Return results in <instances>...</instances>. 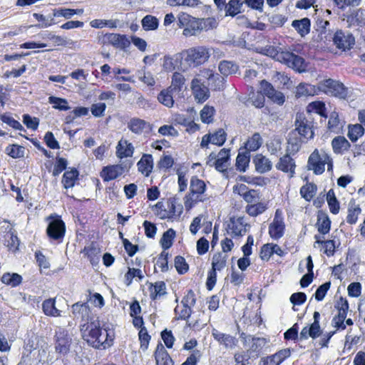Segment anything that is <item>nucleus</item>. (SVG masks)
Wrapping results in <instances>:
<instances>
[{
  "label": "nucleus",
  "mask_w": 365,
  "mask_h": 365,
  "mask_svg": "<svg viewBox=\"0 0 365 365\" xmlns=\"http://www.w3.org/2000/svg\"><path fill=\"white\" fill-rule=\"evenodd\" d=\"M169 252L167 251H162L160 254L158 256L155 266L160 268V272H167L169 269L168 267V259H169Z\"/></svg>",
  "instance_id": "13d9d810"
},
{
  "label": "nucleus",
  "mask_w": 365,
  "mask_h": 365,
  "mask_svg": "<svg viewBox=\"0 0 365 365\" xmlns=\"http://www.w3.org/2000/svg\"><path fill=\"white\" fill-rule=\"evenodd\" d=\"M123 173V166L122 165L117 164L104 167L101 175L104 181H110L118 178Z\"/></svg>",
  "instance_id": "b1692460"
},
{
  "label": "nucleus",
  "mask_w": 365,
  "mask_h": 365,
  "mask_svg": "<svg viewBox=\"0 0 365 365\" xmlns=\"http://www.w3.org/2000/svg\"><path fill=\"white\" fill-rule=\"evenodd\" d=\"M263 140L259 133H255L250 138H249L245 144L246 148L250 151H255L258 150L262 145Z\"/></svg>",
  "instance_id": "603ef678"
},
{
  "label": "nucleus",
  "mask_w": 365,
  "mask_h": 365,
  "mask_svg": "<svg viewBox=\"0 0 365 365\" xmlns=\"http://www.w3.org/2000/svg\"><path fill=\"white\" fill-rule=\"evenodd\" d=\"M250 153L247 151L239 153L236 158L237 170L245 172L250 163Z\"/></svg>",
  "instance_id": "5fc2aeb1"
},
{
  "label": "nucleus",
  "mask_w": 365,
  "mask_h": 365,
  "mask_svg": "<svg viewBox=\"0 0 365 365\" xmlns=\"http://www.w3.org/2000/svg\"><path fill=\"white\" fill-rule=\"evenodd\" d=\"M361 210L359 205H356L354 202H350L349 204L346 222L350 225L355 224L358 220V216L361 213Z\"/></svg>",
  "instance_id": "a18cd8bd"
},
{
  "label": "nucleus",
  "mask_w": 365,
  "mask_h": 365,
  "mask_svg": "<svg viewBox=\"0 0 365 365\" xmlns=\"http://www.w3.org/2000/svg\"><path fill=\"white\" fill-rule=\"evenodd\" d=\"M240 100L243 102L246 106H249L250 104L254 106L256 108H262L264 105V96L262 92L254 91H251L249 93V96L247 99L240 98Z\"/></svg>",
  "instance_id": "c85d7f7f"
},
{
  "label": "nucleus",
  "mask_w": 365,
  "mask_h": 365,
  "mask_svg": "<svg viewBox=\"0 0 365 365\" xmlns=\"http://www.w3.org/2000/svg\"><path fill=\"white\" fill-rule=\"evenodd\" d=\"M0 280L1 283L7 286L16 287L22 283L23 278L18 273L5 272L1 277Z\"/></svg>",
  "instance_id": "72a5a7b5"
},
{
  "label": "nucleus",
  "mask_w": 365,
  "mask_h": 365,
  "mask_svg": "<svg viewBox=\"0 0 365 365\" xmlns=\"http://www.w3.org/2000/svg\"><path fill=\"white\" fill-rule=\"evenodd\" d=\"M180 55L182 60L189 67L196 68L209 60L210 51L206 46H198L184 50Z\"/></svg>",
  "instance_id": "f03ea898"
},
{
  "label": "nucleus",
  "mask_w": 365,
  "mask_h": 365,
  "mask_svg": "<svg viewBox=\"0 0 365 365\" xmlns=\"http://www.w3.org/2000/svg\"><path fill=\"white\" fill-rule=\"evenodd\" d=\"M256 170L259 173H265L272 168V163L269 158L262 154H257L253 158Z\"/></svg>",
  "instance_id": "c756f323"
},
{
  "label": "nucleus",
  "mask_w": 365,
  "mask_h": 365,
  "mask_svg": "<svg viewBox=\"0 0 365 365\" xmlns=\"http://www.w3.org/2000/svg\"><path fill=\"white\" fill-rule=\"evenodd\" d=\"M178 320H187L192 314V307L182 305V307L177 306L174 309Z\"/></svg>",
  "instance_id": "0e129e2a"
},
{
  "label": "nucleus",
  "mask_w": 365,
  "mask_h": 365,
  "mask_svg": "<svg viewBox=\"0 0 365 365\" xmlns=\"http://www.w3.org/2000/svg\"><path fill=\"white\" fill-rule=\"evenodd\" d=\"M101 43L110 44L118 48H125L130 45V41L125 35L106 34L101 39Z\"/></svg>",
  "instance_id": "4468645a"
},
{
  "label": "nucleus",
  "mask_w": 365,
  "mask_h": 365,
  "mask_svg": "<svg viewBox=\"0 0 365 365\" xmlns=\"http://www.w3.org/2000/svg\"><path fill=\"white\" fill-rule=\"evenodd\" d=\"M322 331L320 327V323L312 322L309 327H303L299 334V339L301 341L306 340L309 337L316 339L319 337L322 334Z\"/></svg>",
  "instance_id": "cd10ccee"
},
{
  "label": "nucleus",
  "mask_w": 365,
  "mask_h": 365,
  "mask_svg": "<svg viewBox=\"0 0 365 365\" xmlns=\"http://www.w3.org/2000/svg\"><path fill=\"white\" fill-rule=\"evenodd\" d=\"M239 189V194L243 196V199L248 203V205L255 204L259 201L260 195L258 191L255 190L245 191L247 187L243 184L240 185Z\"/></svg>",
  "instance_id": "473e14b6"
},
{
  "label": "nucleus",
  "mask_w": 365,
  "mask_h": 365,
  "mask_svg": "<svg viewBox=\"0 0 365 365\" xmlns=\"http://www.w3.org/2000/svg\"><path fill=\"white\" fill-rule=\"evenodd\" d=\"M296 128L295 130L303 138L308 140L311 139L314 136V131L312 130L311 123L304 119L297 118L295 121Z\"/></svg>",
  "instance_id": "393cba45"
},
{
  "label": "nucleus",
  "mask_w": 365,
  "mask_h": 365,
  "mask_svg": "<svg viewBox=\"0 0 365 365\" xmlns=\"http://www.w3.org/2000/svg\"><path fill=\"white\" fill-rule=\"evenodd\" d=\"M141 24L145 31H154L158 29L159 21L154 16L146 15L143 18Z\"/></svg>",
  "instance_id": "3c124183"
},
{
  "label": "nucleus",
  "mask_w": 365,
  "mask_h": 365,
  "mask_svg": "<svg viewBox=\"0 0 365 365\" xmlns=\"http://www.w3.org/2000/svg\"><path fill=\"white\" fill-rule=\"evenodd\" d=\"M103 327L99 319L88 323L80 324L79 328L82 339L89 346L94 349L96 344H98L99 336L103 331Z\"/></svg>",
  "instance_id": "20e7f679"
},
{
  "label": "nucleus",
  "mask_w": 365,
  "mask_h": 365,
  "mask_svg": "<svg viewBox=\"0 0 365 365\" xmlns=\"http://www.w3.org/2000/svg\"><path fill=\"white\" fill-rule=\"evenodd\" d=\"M292 26L302 37H304L309 33L311 23L308 18H303L299 20H294Z\"/></svg>",
  "instance_id": "c9c22d12"
},
{
  "label": "nucleus",
  "mask_w": 365,
  "mask_h": 365,
  "mask_svg": "<svg viewBox=\"0 0 365 365\" xmlns=\"http://www.w3.org/2000/svg\"><path fill=\"white\" fill-rule=\"evenodd\" d=\"M127 128L133 133L140 135H142L147 128H150V124L143 119L133 117L128 122Z\"/></svg>",
  "instance_id": "412c9836"
},
{
  "label": "nucleus",
  "mask_w": 365,
  "mask_h": 365,
  "mask_svg": "<svg viewBox=\"0 0 365 365\" xmlns=\"http://www.w3.org/2000/svg\"><path fill=\"white\" fill-rule=\"evenodd\" d=\"M81 253L92 265H96L99 262L101 248L96 242L93 241L85 246Z\"/></svg>",
  "instance_id": "f3484780"
},
{
  "label": "nucleus",
  "mask_w": 365,
  "mask_h": 365,
  "mask_svg": "<svg viewBox=\"0 0 365 365\" xmlns=\"http://www.w3.org/2000/svg\"><path fill=\"white\" fill-rule=\"evenodd\" d=\"M291 355V349L289 348L280 349L275 354L261 359L262 365H279Z\"/></svg>",
  "instance_id": "dca6fc26"
},
{
  "label": "nucleus",
  "mask_w": 365,
  "mask_h": 365,
  "mask_svg": "<svg viewBox=\"0 0 365 365\" xmlns=\"http://www.w3.org/2000/svg\"><path fill=\"white\" fill-rule=\"evenodd\" d=\"M79 173L76 168H72L64 173L62 178V184L66 189L71 188L74 186L78 179Z\"/></svg>",
  "instance_id": "4c0bfd02"
},
{
  "label": "nucleus",
  "mask_w": 365,
  "mask_h": 365,
  "mask_svg": "<svg viewBox=\"0 0 365 365\" xmlns=\"http://www.w3.org/2000/svg\"><path fill=\"white\" fill-rule=\"evenodd\" d=\"M364 129L361 124L349 126L348 137L352 142H356L364 135Z\"/></svg>",
  "instance_id": "bf43d9fd"
},
{
  "label": "nucleus",
  "mask_w": 365,
  "mask_h": 365,
  "mask_svg": "<svg viewBox=\"0 0 365 365\" xmlns=\"http://www.w3.org/2000/svg\"><path fill=\"white\" fill-rule=\"evenodd\" d=\"M156 365H174V361L165 346L158 343L154 351Z\"/></svg>",
  "instance_id": "aec40b11"
},
{
  "label": "nucleus",
  "mask_w": 365,
  "mask_h": 365,
  "mask_svg": "<svg viewBox=\"0 0 365 365\" xmlns=\"http://www.w3.org/2000/svg\"><path fill=\"white\" fill-rule=\"evenodd\" d=\"M280 62L299 73H302L307 69V63L302 56L292 52L284 51L281 53Z\"/></svg>",
  "instance_id": "1a4fd4ad"
},
{
  "label": "nucleus",
  "mask_w": 365,
  "mask_h": 365,
  "mask_svg": "<svg viewBox=\"0 0 365 365\" xmlns=\"http://www.w3.org/2000/svg\"><path fill=\"white\" fill-rule=\"evenodd\" d=\"M71 310L73 318L80 320L81 324L88 323L98 319L92 314L87 302H76L72 305Z\"/></svg>",
  "instance_id": "6e6552de"
},
{
  "label": "nucleus",
  "mask_w": 365,
  "mask_h": 365,
  "mask_svg": "<svg viewBox=\"0 0 365 365\" xmlns=\"http://www.w3.org/2000/svg\"><path fill=\"white\" fill-rule=\"evenodd\" d=\"M227 255L218 252L213 255L212 259V269L215 271H221L227 264Z\"/></svg>",
  "instance_id": "ea45409f"
},
{
  "label": "nucleus",
  "mask_w": 365,
  "mask_h": 365,
  "mask_svg": "<svg viewBox=\"0 0 365 365\" xmlns=\"http://www.w3.org/2000/svg\"><path fill=\"white\" fill-rule=\"evenodd\" d=\"M185 78L182 74L178 72H175L172 76V83L168 88L174 92H179L182 90L183 85L185 84Z\"/></svg>",
  "instance_id": "864d4df0"
},
{
  "label": "nucleus",
  "mask_w": 365,
  "mask_h": 365,
  "mask_svg": "<svg viewBox=\"0 0 365 365\" xmlns=\"http://www.w3.org/2000/svg\"><path fill=\"white\" fill-rule=\"evenodd\" d=\"M83 9H53V16L54 17H64L66 19H71L75 14H82Z\"/></svg>",
  "instance_id": "c03bdc74"
},
{
  "label": "nucleus",
  "mask_w": 365,
  "mask_h": 365,
  "mask_svg": "<svg viewBox=\"0 0 365 365\" xmlns=\"http://www.w3.org/2000/svg\"><path fill=\"white\" fill-rule=\"evenodd\" d=\"M153 211L160 219L173 222L180 219L183 207L178 198L172 197L158 202L153 207Z\"/></svg>",
  "instance_id": "f257e3e1"
},
{
  "label": "nucleus",
  "mask_w": 365,
  "mask_h": 365,
  "mask_svg": "<svg viewBox=\"0 0 365 365\" xmlns=\"http://www.w3.org/2000/svg\"><path fill=\"white\" fill-rule=\"evenodd\" d=\"M334 307L337 310L338 313L333 317L331 324L334 328H336L335 331H336L345 330L346 327L344 322L349 309L347 299L340 297V298L336 302Z\"/></svg>",
  "instance_id": "423d86ee"
},
{
  "label": "nucleus",
  "mask_w": 365,
  "mask_h": 365,
  "mask_svg": "<svg viewBox=\"0 0 365 365\" xmlns=\"http://www.w3.org/2000/svg\"><path fill=\"white\" fill-rule=\"evenodd\" d=\"M48 103L53 106V108L59 110H68L71 108L68 106V102L66 98H62L56 96L48 97Z\"/></svg>",
  "instance_id": "8fccbe9b"
},
{
  "label": "nucleus",
  "mask_w": 365,
  "mask_h": 365,
  "mask_svg": "<svg viewBox=\"0 0 365 365\" xmlns=\"http://www.w3.org/2000/svg\"><path fill=\"white\" fill-rule=\"evenodd\" d=\"M281 48L274 46H266L264 47H259L257 48V51L261 54L269 56L272 58L280 62L281 53L284 52L280 51Z\"/></svg>",
  "instance_id": "58836bf2"
},
{
  "label": "nucleus",
  "mask_w": 365,
  "mask_h": 365,
  "mask_svg": "<svg viewBox=\"0 0 365 365\" xmlns=\"http://www.w3.org/2000/svg\"><path fill=\"white\" fill-rule=\"evenodd\" d=\"M205 182L196 176L192 177L190 180V192L185 197V208L190 210L197 202L205 200Z\"/></svg>",
  "instance_id": "7ed1b4c3"
},
{
  "label": "nucleus",
  "mask_w": 365,
  "mask_h": 365,
  "mask_svg": "<svg viewBox=\"0 0 365 365\" xmlns=\"http://www.w3.org/2000/svg\"><path fill=\"white\" fill-rule=\"evenodd\" d=\"M55 351L57 354L65 356L70 351L72 339L67 331L63 329L57 331L54 336Z\"/></svg>",
  "instance_id": "9d476101"
},
{
  "label": "nucleus",
  "mask_w": 365,
  "mask_h": 365,
  "mask_svg": "<svg viewBox=\"0 0 365 365\" xmlns=\"http://www.w3.org/2000/svg\"><path fill=\"white\" fill-rule=\"evenodd\" d=\"M230 149L223 148L220 150L217 155V159L213 162L215 169L221 173L227 170L228 161L230 160Z\"/></svg>",
  "instance_id": "bb28decb"
},
{
  "label": "nucleus",
  "mask_w": 365,
  "mask_h": 365,
  "mask_svg": "<svg viewBox=\"0 0 365 365\" xmlns=\"http://www.w3.org/2000/svg\"><path fill=\"white\" fill-rule=\"evenodd\" d=\"M42 309L45 315L48 317H59L61 311L56 307L55 299H48L43 302Z\"/></svg>",
  "instance_id": "e433bc0d"
},
{
  "label": "nucleus",
  "mask_w": 365,
  "mask_h": 365,
  "mask_svg": "<svg viewBox=\"0 0 365 365\" xmlns=\"http://www.w3.org/2000/svg\"><path fill=\"white\" fill-rule=\"evenodd\" d=\"M212 336L215 341H217L220 345L224 346L225 348L235 347L238 341L235 336L230 334L222 333L215 329H212Z\"/></svg>",
  "instance_id": "4be33fe9"
},
{
  "label": "nucleus",
  "mask_w": 365,
  "mask_h": 365,
  "mask_svg": "<svg viewBox=\"0 0 365 365\" xmlns=\"http://www.w3.org/2000/svg\"><path fill=\"white\" fill-rule=\"evenodd\" d=\"M327 153L318 150H314V152L309 155L308 159V168L314 172L316 175L322 174L324 170V157Z\"/></svg>",
  "instance_id": "f8f14e48"
},
{
  "label": "nucleus",
  "mask_w": 365,
  "mask_h": 365,
  "mask_svg": "<svg viewBox=\"0 0 365 365\" xmlns=\"http://www.w3.org/2000/svg\"><path fill=\"white\" fill-rule=\"evenodd\" d=\"M178 26L185 27L182 34L185 36H194L202 29L199 20L186 13H181L178 16Z\"/></svg>",
  "instance_id": "0eeeda50"
},
{
  "label": "nucleus",
  "mask_w": 365,
  "mask_h": 365,
  "mask_svg": "<svg viewBox=\"0 0 365 365\" xmlns=\"http://www.w3.org/2000/svg\"><path fill=\"white\" fill-rule=\"evenodd\" d=\"M267 208V204L262 202H257L255 204L247 205V212L251 216H257L263 213Z\"/></svg>",
  "instance_id": "6e6d98bb"
},
{
  "label": "nucleus",
  "mask_w": 365,
  "mask_h": 365,
  "mask_svg": "<svg viewBox=\"0 0 365 365\" xmlns=\"http://www.w3.org/2000/svg\"><path fill=\"white\" fill-rule=\"evenodd\" d=\"M173 92L170 88L161 91L158 96V101L168 108L173 107L174 105Z\"/></svg>",
  "instance_id": "79ce46f5"
},
{
  "label": "nucleus",
  "mask_w": 365,
  "mask_h": 365,
  "mask_svg": "<svg viewBox=\"0 0 365 365\" xmlns=\"http://www.w3.org/2000/svg\"><path fill=\"white\" fill-rule=\"evenodd\" d=\"M115 340V332L108 327H103V331L99 336L98 344L94 347V349L104 351L110 348Z\"/></svg>",
  "instance_id": "2eb2a0df"
},
{
  "label": "nucleus",
  "mask_w": 365,
  "mask_h": 365,
  "mask_svg": "<svg viewBox=\"0 0 365 365\" xmlns=\"http://www.w3.org/2000/svg\"><path fill=\"white\" fill-rule=\"evenodd\" d=\"M319 83L320 93L322 92L341 99H345L348 96L349 89L338 81L329 78Z\"/></svg>",
  "instance_id": "39448f33"
},
{
  "label": "nucleus",
  "mask_w": 365,
  "mask_h": 365,
  "mask_svg": "<svg viewBox=\"0 0 365 365\" xmlns=\"http://www.w3.org/2000/svg\"><path fill=\"white\" fill-rule=\"evenodd\" d=\"M294 160L290 157L289 154H286L281 157L279 162L276 165L277 170L284 173H289L290 178L293 177L295 169Z\"/></svg>",
  "instance_id": "a878e982"
},
{
  "label": "nucleus",
  "mask_w": 365,
  "mask_h": 365,
  "mask_svg": "<svg viewBox=\"0 0 365 365\" xmlns=\"http://www.w3.org/2000/svg\"><path fill=\"white\" fill-rule=\"evenodd\" d=\"M320 235H315L316 242L322 245V249L327 257L333 256L335 253V242L333 240H325L324 235L328 234L330 230H318Z\"/></svg>",
  "instance_id": "a211bd4d"
},
{
  "label": "nucleus",
  "mask_w": 365,
  "mask_h": 365,
  "mask_svg": "<svg viewBox=\"0 0 365 365\" xmlns=\"http://www.w3.org/2000/svg\"><path fill=\"white\" fill-rule=\"evenodd\" d=\"M0 119L3 123L7 124L8 125L13 128L15 130L25 131V129L22 126V125L18 120H15L9 115H7L6 113L1 114L0 115Z\"/></svg>",
  "instance_id": "338daca9"
},
{
  "label": "nucleus",
  "mask_w": 365,
  "mask_h": 365,
  "mask_svg": "<svg viewBox=\"0 0 365 365\" xmlns=\"http://www.w3.org/2000/svg\"><path fill=\"white\" fill-rule=\"evenodd\" d=\"M138 169L145 176H148L153 168V156L150 154L143 155L137 163Z\"/></svg>",
  "instance_id": "7c9ffc66"
},
{
  "label": "nucleus",
  "mask_w": 365,
  "mask_h": 365,
  "mask_svg": "<svg viewBox=\"0 0 365 365\" xmlns=\"http://www.w3.org/2000/svg\"><path fill=\"white\" fill-rule=\"evenodd\" d=\"M333 151L336 154H341L347 150L350 146V143L344 136H336L331 141Z\"/></svg>",
  "instance_id": "f704fd0d"
},
{
  "label": "nucleus",
  "mask_w": 365,
  "mask_h": 365,
  "mask_svg": "<svg viewBox=\"0 0 365 365\" xmlns=\"http://www.w3.org/2000/svg\"><path fill=\"white\" fill-rule=\"evenodd\" d=\"M317 185L314 183H307L300 188V194L307 201H310L317 192Z\"/></svg>",
  "instance_id": "4d7b16f0"
},
{
  "label": "nucleus",
  "mask_w": 365,
  "mask_h": 365,
  "mask_svg": "<svg viewBox=\"0 0 365 365\" xmlns=\"http://www.w3.org/2000/svg\"><path fill=\"white\" fill-rule=\"evenodd\" d=\"M174 265L179 274H184L189 270V264L184 257L178 255L174 259Z\"/></svg>",
  "instance_id": "680f3d73"
},
{
  "label": "nucleus",
  "mask_w": 365,
  "mask_h": 365,
  "mask_svg": "<svg viewBox=\"0 0 365 365\" xmlns=\"http://www.w3.org/2000/svg\"><path fill=\"white\" fill-rule=\"evenodd\" d=\"M6 152L13 158H20L24 156L25 148L19 145H12L6 148Z\"/></svg>",
  "instance_id": "774afa93"
},
{
  "label": "nucleus",
  "mask_w": 365,
  "mask_h": 365,
  "mask_svg": "<svg viewBox=\"0 0 365 365\" xmlns=\"http://www.w3.org/2000/svg\"><path fill=\"white\" fill-rule=\"evenodd\" d=\"M243 4L242 0H230L225 9V16H235L241 12Z\"/></svg>",
  "instance_id": "37998d69"
},
{
  "label": "nucleus",
  "mask_w": 365,
  "mask_h": 365,
  "mask_svg": "<svg viewBox=\"0 0 365 365\" xmlns=\"http://www.w3.org/2000/svg\"><path fill=\"white\" fill-rule=\"evenodd\" d=\"M212 223L211 221L208 220L207 217L201 215L193 219L190 228H200V227L203 228H212Z\"/></svg>",
  "instance_id": "052dcab7"
},
{
  "label": "nucleus",
  "mask_w": 365,
  "mask_h": 365,
  "mask_svg": "<svg viewBox=\"0 0 365 365\" xmlns=\"http://www.w3.org/2000/svg\"><path fill=\"white\" fill-rule=\"evenodd\" d=\"M327 201L329 207V210L332 214H337L339 212L340 205L338 200L335 196L334 190L331 189L327 193Z\"/></svg>",
  "instance_id": "09e8293b"
},
{
  "label": "nucleus",
  "mask_w": 365,
  "mask_h": 365,
  "mask_svg": "<svg viewBox=\"0 0 365 365\" xmlns=\"http://www.w3.org/2000/svg\"><path fill=\"white\" fill-rule=\"evenodd\" d=\"M252 341L250 348L247 351L251 354L252 358H257L260 354L262 347L267 342L266 339L261 337H252Z\"/></svg>",
  "instance_id": "a19ab883"
},
{
  "label": "nucleus",
  "mask_w": 365,
  "mask_h": 365,
  "mask_svg": "<svg viewBox=\"0 0 365 365\" xmlns=\"http://www.w3.org/2000/svg\"><path fill=\"white\" fill-rule=\"evenodd\" d=\"M215 110L214 107L205 106L200 111V118L204 123L209 124L213 121V116L215 115Z\"/></svg>",
  "instance_id": "69168bd1"
},
{
  "label": "nucleus",
  "mask_w": 365,
  "mask_h": 365,
  "mask_svg": "<svg viewBox=\"0 0 365 365\" xmlns=\"http://www.w3.org/2000/svg\"><path fill=\"white\" fill-rule=\"evenodd\" d=\"M135 277L138 278L139 281L142 280L144 277L141 269L136 268H128V272L125 274V283L126 285H130L133 282Z\"/></svg>",
  "instance_id": "e2e57ef3"
},
{
  "label": "nucleus",
  "mask_w": 365,
  "mask_h": 365,
  "mask_svg": "<svg viewBox=\"0 0 365 365\" xmlns=\"http://www.w3.org/2000/svg\"><path fill=\"white\" fill-rule=\"evenodd\" d=\"M219 71L223 76H229L235 73L238 69V66L232 61H222L218 66Z\"/></svg>",
  "instance_id": "de8ad7c7"
},
{
  "label": "nucleus",
  "mask_w": 365,
  "mask_h": 365,
  "mask_svg": "<svg viewBox=\"0 0 365 365\" xmlns=\"http://www.w3.org/2000/svg\"><path fill=\"white\" fill-rule=\"evenodd\" d=\"M193 96L198 102L205 101L210 96L209 88L202 82L201 78L195 77L191 82Z\"/></svg>",
  "instance_id": "ddd939ff"
},
{
  "label": "nucleus",
  "mask_w": 365,
  "mask_h": 365,
  "mask_svg": "<svg viewBox=\"0 0 365 365\" xmlns=\"http://www.w3.org/2000/svg\"><path fill=\"white\" fill-rule=\"evenodd\" d=\"M175 237V230H167V231L163 233L160 241V245L163 249V251H166L172 247Z\"/></svg>",
  "instance_id": "49530a36"
},
{
  "label": "nucleus",
  "mask_w": 365,
  "mask_h": 365,
  "mask_svg": "<svg viewBox=\"0 0 365 365\" xmlns=\"http://www.w3.org/2000/svg\"><path fill=\"white\" fill-rule=\"evenodd\" d=\"M149 298L152 302H157L168 295L166 283L164 281L158 280L155 282L148 281L146 282Z\"/></svg>",
  "instance_id": "9b49d317"
},
{
  "label": "nucleus",
  "mask_w": 365,
  "mask_h": 365,
  "mask_svg": "<svg viewBox=\"0 0 365 365\" xmlns=\"http://www.w3.org/2000/svg\"><path fill=\"white\" fill-rule=\"evenodd\" d=\"M319 93V83L318 86H314L309 83H301L296 87L295 96L297 98L307 97Z\"/></svg>",
  "instance_id": "5701e85b"
},
{
  "label": "nucleus",
  "mask_w": 365,
  "mask_h": 365,
  "mask_svg": "<svg viewBox=\"0 0 365 365\" xmlns=\"http://www.w3.org/2000/svg\"><path fill=\"white\" fill-rule=\"evenodd\" d=\"M134 152L133 144L127 140L121 139L116 146V155L120 158L131 157Z\"/></svg>",
  "instance_id": "2f4dec72"
},
{
  "label": "nucleus",
  "mask_w": 365,
  "mask_h": 365,
  "mask_svg": "<svg viewBox=\"0 0 365 365\" xmlns=\"http://www.w3.org/2000/svg\"><path fill=\"white\" fill-rule=\"evenodd\" d=\"M333 41L337 48L344 51L350 49L355 43V38L352 34L349 33L344 34L341 31L335 33Z\"/></svg>",
  "instance_id": "6ab92c4d"
}]
</instances>
